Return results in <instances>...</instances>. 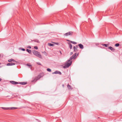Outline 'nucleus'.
<instances>
[{
	"mask_svg": "<svg viewBox=\"0 0 122 122\" xmlns=\"http://www.w3.org/2000/svg\"><path fill=\"white\" fill-rule=\"evenodd\" d=\"M79 53H78L77 54L76 53H75L71 56L69 58V59L67 60L66 62V63L65 64V65L63 66L64 68H66L68 67L71 64L72 61H71L72 59L74 60L77 57V56L78 55Z\"/></svg>",
	"mask_w": 122,
	"mask_h": 122,
	"instance_id": "nucleus-1",
	"label": "nucleus"
},
{
	"mask_svg": "<svg viewBox=\"0 0 122 122\" xmlns=\"http://www.w3.org/2000/svg\"><path fill=\"white\" fill-rule=\"evenodd\" d=\"M33 52L34 55L37 57L41 58H42L39 52L36 50H35L33 51Z\"/></svg>",
	"mask_w": 122,
	"mask_h": 122,
	"instance_id": "nucleus-2",
	"label": "nucleus"
},
{
	"mask_svg": "<svg viewBox=\"0 0 122 122\" xmlns=\"http://www.w3.org/2000/svg\"><path fill=\"white\" fill-rule=\"evenodd\" d=\"M40 75H39L37 76L32 78V80L31 81L32 82H35L41 78Z\"/></svg>",
	"mask_w": 122,
	"mask_h": 122,
	"instance_id": "nucleus-3",
	"label": "nucleus"
},
{
	"mask_svg": "<svg viewBox=\"0 0 122 122\" xmlns=\"http://www.w3.org/2000/svg\"><path fill=\"white\" fill-rule=\"evenodd\" d=\"M73 32L71 31H69L68 32L65 34L64 35L66 36H67L69 35H71L73 34Z\"/></svg>",
	"mask_w": 122,
	"mask_h": 122,
	"instance_id": "nucleus-4",
	"label": "nucleus"
},
{
	"mask_svg": "<svg viewBox=\"0 0 122 122\" xmlns=\"http://www.w3.org/2000/svg\"><path fill=\"white\" fill-rule=\"evenodd\" d=\"M78 47L77 45L76 46H74L73 47V52H77L78 50Z\"/></svg>",
	"mask_w": 122,
	"mask_h": 122,
	"instance_id": "nucleus-5",
	"label": "nucleus"
},
{
	"mask_svg": "<svg viewBox=\"0 0 122 122\" xmlns=\"http://www.w3.org/2000/svg\"><path fill=\"white\" fill-rule=\"evenodd\" d=\"M15 65V63H14L13 62H10L8 63L6 65L7 66H12Z\"/></svg>",
	"mask_w": 122,
	"mask_h": 122,
	"instance_id": "nucleus-6",
	"label": "nucleus"
},
{
	"mask_svg": "<svg viewBox=\"0 0 122 122\" xmlns=\"http://www.w3.org/2000/svg\"><path fill=\"white\" fill-rule=\"evenodd\" d=\"M10 82L13 84L16 85L17 84H19L18 82L15 81H10Z\"/></svg>",
	"mask_w": 122,
	"mask_h": 122,
	"instance_id": "nucleus-7",
	"label": "nucleus"
},
{
	"mask_svg": "<svg viewBox=\"0 0 122 122\" xmlns=\"http://www.w3.org/2000/svg\"><path fill=\"white\" fill-rule=\"evenodd\" d=\"M52 74H59L60 75H61V72L60 71H55V72H53L52 73Z\"/></svg>",
	"mask_w": 122,
	"mask_h": 122,
	"instance_id": "nucleus-8",
	"label": "nucleus"
},
{
	"mask_svg": "<svg viewBox=\"0 0 122 122\" xmlns=\"http://www.w3.org/2000/svg\"><path fill=\"white\" fill-rule=\"evenodd\" d=\"M80 48L81 49H83L84 48L83 46L81 44H79L78 45Z\"/></svg>",
	"mask_w": 122,
	"mask_h": 122,
	"instance_id": "nucleus-9",
	"label": "nucleus"
},
{
	"mask_svg": "<svg viewBox=\"0 0 122 122\" xmlns=\"http://www.w3.org/2000/svg\"><path fill=\"white\" fill-rule=\"evenodd\" d=\"M8 61L9 62H11L12 61L13 62H16V61L15 60H14V59H11L9 60H8Z\"/></svg>",
	"mask_w": 122,
	"mask_h": 122,
	"instance_id": "nucleus-10",
	"label": "nucleus"
},
{
	"mask_svg": "<svg viewBox=\"0 0 122 122\" xmlns=\"http://www.w3.org/2000/svg\"><path fill=\"white\" fill-rule=\"evenodd\" d=\"M108 48L111 50V51H114L115 50V49L111 46H109L108 47Z\"/></svg>",
	"mask_w": 122,
	"mask_h": 122,
	"instance_id": "nucleus-11",
	"label": "nucleus"
},
{
	"mask_svg": "<svg viewBox=\"0 0 122 122\" xmlns=\"http://www.w3.org/2000/svg\"><path fill=\"white\" fill-rule=\"evenodd\" d=\"M19 84H20L21 85H25L26 84H27V82H20L19 83Z\"/></svg>",
	"mask_w": 122,
	"mask_h": 122,
	"instance_id": "nucleus-12",
	"label": "nucleus"
},
{
	"mask_svg": "<svg viewBox=\"0 0 122 122\" xmlns=\"http://www.w3.org/2000/svg\"><path fill=\"white\" fill-rule=\"evenodd\" d=\"M68 44L69 45V47L71 49L72 48V46L71 44L70 43H68Z\"/></svg>",
	"mask_w": 122,
	"mask_h": 122,
	"instance_id": "nucleus-13",
	"label": "nucleus"
},
{
	"mask_svg": "<svg viewBox=\"0 0 122 122\" xmlns=\"http://www.w3.org/2000/svg\"><path fill=\"white\" fill-rule=\"evenodd\" d=\"M26 51L28 52L29 54H31V51L30 50L27 49Z\"/></svg>",
	"mask_w": 122,
	"mask_h": 122,
	"instance_id": "nucleus-14",
	"label": "nucleus"
},
{
	"mask_svg": "<svg viewBox=\"0 0 122 122\" xmlns=\"http://www.w3.org/2000/svg\"><path fill=\"white\" fill-rule=\"evenodd\" d=\"M67 87L69 89H72V88H71V86L69 84H68L67 86Z\"/></svg>",
	"mask_w": 122,
	"mask_h": 122,
	"instance_id": "nucleus-15",
	"label": "nucleus"
},
{
	"mask_svg": "<svg viewBox=\"0 0 122 122\" xmlns=\"http://www.w3.org/2000/svg\"><path fill=\"white\" fill-rule=\"evenodd\" d=\"M67 41H69L70 42H71V43H72L73 44H76L77 43L76 42L73 41H71L69 40H67Z\"/></svg>",
	"mask_w": 122,
	"mask_h": 122,
	"instance_id": "nucleus-16",
	"label": "nucleus"
},
{
	"mask_svg": "<svg viewBox=\"0 0 122 122\" xmlns=\"http://www.w3.org/2000/svg\"><path fill=\"white\" fill-rule=\"evenodd\" d=\"M1 108L4 110L10 109V107L8 108V107H1Z\"/></svg>",
	"mask_w": 122,
	"mask_h": 122,
	"instance_id": "nucleus-17",
	"label": "nucleus"
},
{
	"mask_svg": "<svg viewBox=\"0 0 122 122\" xmlns=\"http://www.w3.org/2000/svg\"><path fill=\"white\" fill-rule=\"evenodd\" d=\"M33 41L35 42H36L37 43H39L40 42L39 41V40L37 39H36L34 40H33Z\"/></svg>",
	"mask_w": 122,
	"mask_h": 122,
	"instance_id": "nucleus-18",
	"label": "nucleus"
},
{
	"mask_svg": "<svg viewBox=\"0 0 122 122\" xmlns=\"http://www.w3.org/2000/svg\"><path fill=\"white\" fill-rule=\"evenodd\" d=\"M48 45L50 46H54V45L52 43H49L48 44Z\"/></svg>",
	"mask_w": 122,
	"mask_h": 122,
	"instance_id": "nucleus-19",
	"label": "nucleus"
},
{
	"mask_svg": "<svg viewBox=\"0 0 122 122\" xmlns=\"http://www.w3.org/2000/svg\"><path fill=\"white\" fill-rule=\"evenodd\" d=\"M102 46H105V47H107V45L106 44H101Z\"/></svg>",
	"mask_w": 122,
	"mask_h": 122,
	"instance_id": "nucleus-20",
	"label": "nucleus"
},
{
	"mask_svg": "<svg viewBox=\"0 0 122 122\" xmlns=\"http://www.w3.org/2000/svg\"><path fill=\"white\" fill-rule=\"evenodd\" d=\"M10 109H17V108L15 107H10Z\"/></svg>",
	"mask_w": 122,
	"mask_h": 122,
	"instance_id": "nucleus-21",
	"label": "nucleus"
},
{
	"mask_svg": "<svg viewBox=\"0 0 122 122\" xmlns=\"http://www.w3.org/2000/svg\"><path fill=\"white\" fill-rule=\"evenodd\" d=\"M119 45L120 44L119 43H116L115 45V46L116 47H118L119 46Z\"/></svg>",
	"mask_w": 122,
	"mask_h": 122,
	"instance_id": "nucleus-22",
	"label": "nucleus"
},
{
	"mask_svg": "<svg viewBox=\"0 0 122 122\" xmlns=\"http://www.w3.org/2000/svg\"><path fill=\"white\" fill-rule=\"evenodd\" d=\"M47 70L48 71H49V72H50L51 71V70L49 69V68H47Z\"/></svg>",
	"mask_w": 122,
	"mask_h": 122,
	"instance_id": "nucleus-23",
	"label": "nucleus"
},
{
	"mask_svg": "<svg viewBox=\"0 0 122 122\" xmlns=\"http://www.w3.org/2000/svg\"><path fill=\"white\" fill-rule=\"evenodd\" d=\"M27 65L28 66H29L30 67V68H31L32 67H31V65H29V64H27Z\"/></svg>",
	"mask_w": 122,
	"mask_h": 122,
	"instance_id": "nucleus-24",
	"label": "nucleus"
},
{
	"mask_svg": "<svg viewBox=\"0 0 122 122\" xmlns=\"http://www.w3.org/2000/svg\"><path fill=\"white\" fill-rule=\"evenodd\" d=\"M36 63L37 64H38V65H41L42 66V65H41V64L40 63H39V62H37Z\"/></svg>",
	"mask_w": 122,
	"mask_h": 122,
	"instance_id": "nucleus-25",
	"label": "nucleus"
},
{
	"mask_svg": "<svg viewBox=\"0 0 122 122\" xmlns=\"http://www.w3.org/2000/svg\"><path fill=\"white\" fill-rule=\"evenodd\" d=\"M34 48L36 49H38V47L36 46H35L34 47Z\"/></svg>",
	"mask_w": 122,
	"mask_h": 122,
	"instance_id": "nucleus-26",
	"label": "nucleus"
},
{
	"mask_svg": "<svg viewBox=\"0 0 122 122\" xmlns=\"http://www.w3.org/2000/svg\"><path fill=\"white\" fill-rule=\"evenodd\" d=\"M27 48H29V49H31V47L30 46H28V47H27Z\"/></svg>",
	"mask_w": 122,
	"mask_h": 122,
	"instance_id": "nucleus-27",
	"label": "nucleus"
},
{
	"mask_svg": "<svg viewBox=\"0 0 122 122\" xmlns=\"http://www.w3.org/2000/svg\"><path fill=\"white\" fill-rule=\"evenodd\" d=\"M21 50L23 51H25V49H24V48H22Z\"/></svg>",
	"mask_w": 122,
	"mask_h": 122,
	"instance_id": "nucleus-28",
	"label": "nucleus"
},
{
	"mask_svg": "<svg viewBox=\"0 0 122 122\" xmlns=\"http://www.w3.org/2000/svg\"><path fill=\"white\" fill-rule=\"evenodd\" d=\"M73 54V53L72 52H71L70 53V54L71 55H72V54Z\"/></svg>",
	"mask_w": 122,
	"mask_h": 122,
	"instance_id": "nucleus-29",
	"label": "nucleus"
},
{
	"mask_svg": "<svg viewBox=\"0 0 122 122\" xmlns=\"http://www.w3.org/2000/svg\"><path fill=\"white\" fill-rule=\"evenodd\" d=\"M59 52H60V53L61 54H61H62V53H61V51H59Z\"/></svg>",
	"mask_w": 122,
	"mask_h": 122,
	"instance_id": "nucleus-30",
	"label": "nucleus"
},
{
	"mask_svg": "<svg viewBox=\"0 0 122 122\" xmlns=\"http://www.w3.org/2000/svg\"><path fill=\"white\" fill-rule=\"evenodd\" d=\"M1 80V79L0 78V81Z\"/></svg>",
	"mask_w": 122,
	"mask_h": 122,
	"instance_id": "nucleus-31",
	"label": "nucleus"
},
{
	"mask_svg": "<svg viewBox=\"0 0 122 122\" xmlns=\"http://www.w3.org/2000/svg\"><path fill=\"white\" fill-rule=\"evenodd\" d=\"M55 43L56 44H57V45L58 44V43Z\"/></svg>",
	"mask_w": 122,
	"mask_h": 122,
	"instance_id": "nucleus-32",
	"label": "nucleus"
},
{
	"mask_svg": "<svg viewBox=\"0 0 122 122\" xmlns=\"http://www.w3.org/2000/svg\"><path fill=\"white\" fill-rule=\"evenodd\" d=\"M1 64V63H0V65Z\"/></svg>",
	"mask_w": 122,
	"mask_h": 122,
	"instance_id": "nucleus-33",
	"label": "nucleus"
}]
</instances>
